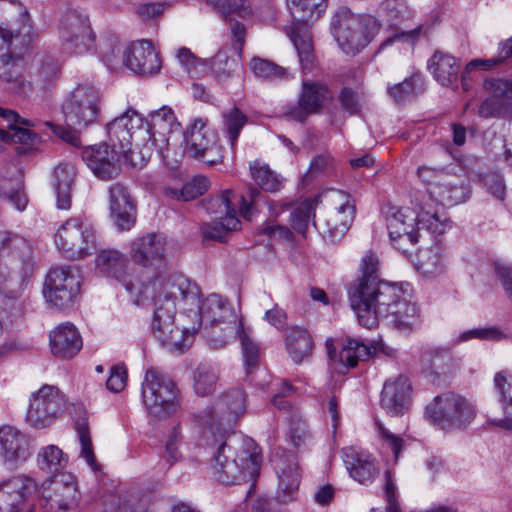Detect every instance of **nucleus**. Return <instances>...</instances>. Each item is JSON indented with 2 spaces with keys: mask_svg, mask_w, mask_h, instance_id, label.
I'll list each match as a JSON object with an SVG mask.
<instances>
[{
  "mask_svg": "<svg viewBox=\"0 0 512 512\" xmlns=\"http://www.w3.org/2000/svg\"><path fill=\"white\" fill-rule=\"evenodd\" d=\"M245 401V392L235 388L217 397L195 416L199 426L214 438L217 448L211 461L212 473L218 482L226 485L245 481L247 476L254 478L261 464V455L252 440L246 441V447L235 457H232V446L227 442V437L233 433L245 411Z\"/></svg>",
  "mask_w": 512,
  "mask_h": 512,
  "instance_id": "nucleus-1",
  "label": "nucleus"
},
{
  "mask_svg": "<svg viewBox=\"0 0 512 512\" xmlns=\"http://www.w3.org/2000/svg\"><path fill=\"white\" fill-rule=\"evenodd\" d=\"M402 291L396 284L382 281L373 286L363 287L349 292L350 306L357 315L361 326L371 329L379 318H387L400 302Z\"/></svg>",
  "mask_w": 512,
  "mask_h": 512,
  "instance_id": "nucleus-2",
  "label": "nucleus"
},
{
  "mask_svg": "<svg viewBox=\"0 0 512 512\" xmlns=\"http://www.w3.org/2000/svg\"><path fill=\"white\" fill-rule=\"evenodd\" d=\"M144 126V119L132 109H128L106 125L110 143L118 144V148L123 152L125 163L132 167L143 166L152 154L151 147L147 145L144 146V151L136 152L132 148L136 134L145 131Z\"/></svg>",
  "mask_w": 512,
  "mask_h": 512,
  "instance_id": "nucleus-3",
  "label": "nucleus"
},
{
  "mask_svg": "<svg viewBox=\"0 0 512 512\" xmlns=\"http://www.w3.org/2000/svg\"><path fill=\"white\" fill-rule=\"evenodd\" d=\"M369 26H376L373 17L356 15L347 7H340L331 22L335 40L341 50L348 55L359 53L370 43Z\"/></svg>",
  "mask_w": 512,
  "mask_h": 512,
  "instance_id": "nucleus-4",
  "label": "nucleus"
},
{
  "mask_svg": "<svg viewBox=\"0 0 512 512\" xmlns=\"http://www.w3.org/2000/svg\"><path fill=\"white\" fill-rule=\"evenodd\" d=\"M427 419L441 429H464L476 417L474 405L452 392L436 396L425 410Z\"/></svg>",
  "mask_w": 512,
  "mask_h": 512,
  "instance_id": "nucleus-5",
  "label": "nucleus"
},
{
  "mask_svg": "<svg viewBox=\"0 0 512 512\" xmlns=\"http://www.w3.org/2000/svg\"><path fill=\"white\" fill-rule=\"evenodd\" d=\"M141 394L146 409L154 417L169 416L178 411V389L175 383L157 370L146 371Z\"/></svg>",
  "mask_w": 512,
  "mask_h": 512,
  "instance_id": "nucleus-6",
  "label": "nucleus"
},
{
  "mask_svg": "<svg viewBox=\"0 0 512 512\" xmlns=\"http://www.w3.org/2000/svg\"><path fill=\"white\" fill-rule=\"evenodd\" d=\"M98 271L108 277L122 282L136 304H144L154 293V285L144 284L126 274L128 259L115 249H103L97 253L95 260Z\"/></svg>",
  "mask_w": 512,
  "mask_h": 512,
  "instance_id": "nucleus-7",
  "label": "nucleus"
},
{
  "mask_svg": "<svg viewBox=\"0 0 512 512\" xmlns=\"http://www.w3.org/2000/svg\"><path fill=\"white\" fill-rule=\"evenodd\" d=\"M55 243L67 258H84L96 248L95 230L81 218H70L58 229Z\"/></svg>",
  "mask_w": 512,
  "mask_h": 512,
  "instance_id": "nucleus-8",
  "label": "nucleus"
},
{
  "mask_svg": "<svg viewBox=\"0 0 512 512\" xmlns=\"http://www.w3.org/2000/svg\"><path fill=\"white\" fill-rule=\"evenodd\" d=\"M99 103L100 96L95 87L78 85L62 105L66 125L82 129L95 123L100 110Z\"/></svg>",
  "mask_w": 512,
  "mask_h": 512,
  "instance_id": "nucleus-9",
  "label": "nucleus"
},
{
  "mask_svg": "<svg viewBox=\"0 0 512 512\" xmlns=\"http://www.w3.org/2000/svg\"><path fill=\"white\" fill-rule=\"evenodd\" d=\"M184 152L208 166L222 162V148L216 134L202 118L194 119L184 132Z\"/></svg>",
  "mask_w": 512,
  "mask_h": 512,
  "instance_id": "nucleus-10",
  "label": "nucleus"
},
{
  "mask_svg": "<svg viewBox=\"0 0 512 512\" xmlns=\"http://www.w3.org/2000/svg\"><path fill=\"white\" fill-rule=\"evenodd\" d=\"M79 497L76 481L70 474H56L39 488V506L46 512L71 510L77 506Z\"/></svg>",
  "mask_w": 512,
  "mask_h": 512,
  "instance_id": "nucleus-11",
  "label": "nucleus"
},
{
  "mask_svg": "<svg viewBox=\"0 0 512 512\" xmlns=\"http://www.w3.org/2000/svg\"><path fill=\"white\" fill-rule=\"evenodd\" d=\"M80 284L77 269L71 266L51 268L45 279L43 294L51 306L65 309L72 305L79 294Z\"/></svg>",
  "mask_w": 512,
  "mask_h": 512,
  "instance_id": "nucleus-12",
  "label": "nucleus"
},
{
  "mask_svg": "<svg viewBox=\"0 0 512 512\" xmlns=\"http://www.w3.org/2000/svg\"><path fill=\"white\" fill-rule=\"evenodd\" d=\"M65 399L55 386L44 385L30 400L26 420L34 428L48 427L63 412Z\"/></svg>",
  "mask_w": 512,
  "mask_h": 512,
  "instance_id": "nucleus-13",
  "label": "nucleus"
},
{
  "mask_svg": "<svg viewBox=\"0 0 512 512\" xmlns=\"http://www.w3.org/2000/svg\"><path fill=\"white\" fill-rule=\"evenodd\" d=\"M59 35L64 51L74 55L88 52L95 41L88 17L76 11L63 16Z\"/></svg>",
  "mask_w": 512,
  "mask_h": 512,
  "instance_id": "nucleus-14",
  "label": "nucleus"
},
{
  "mask_svg": "<svg viewBox=\"0 0 512 512\" xmlns=\"http://www.w3.org/2000/svg\"><path fill=\"white\" fill-rule=\"evenodd\" d=\"M82 159L91 171L102 180H110L119 175L121 171V158L123 152L118 144H111V147L102 143L83 149Z\"/></svg>",
  "mask_w": 512,
  "mask_h": 512,
  "instance_id": "nucleus-15",
  "label": "nucleus"
},
{
  "mask_svg": "<svg viewBox=\"0 0 512 512\" xmlns=\"http://www.w3.org/2000/svg\"><path fill=\"white\" fill-rule=\"evenodd\" d=\"M332 97L326 85L304 80L297 104L285 106L284 114L289 119L303 122L309 115L318 113Z\"/></svg>",
  "mask_w": 512,
  "mask_h": 512,
  "instance_id": "nucleus-16",
  "label": "nucleus"
},
{
  "mask_svg": "<svg viewBox=\"0 0 512 512\" xmlns=\"http://www.w3.org/2000/svg\"><path fill=\"white\" fill-rule=\"evenodd\" d=\"M484 89L491 94L478 107V115L482 118H512V80L488 79Z\"/></svg>",
  "mask_w": 512,
  "mask_h": 512,
  "instance_id": "nucleus-17",
  "label": "nucleus"
},
{
  "mask_svg": "<svg viewBox=\"0 0 512 512\" xmlns=\"http://www.w3.org/2000/svg\"><path fill=\"white\" fill-rule=\"evenodd\" d=\"M386 221L391 241L399 251L407 254L408 246L415 245L419 239L418 231L414 230L417 216L408 209L391 206L386 211Z\"/></svg>",
  "mask_w": 512,
  "mask_h": 512,
  "instance_id": "nucleus-18",
  "label": "nucleus"
},
{
  "mask_svg": "<svg viewBox=\"0 0 512 512\" xmlns=\"http://www.w3.org/2000/svg\"><path fill=\"white\" fill-rule=\"evenodd\" d=\"M0 117L8 122V129L0 128V140L6 143H19L16 148L18 154L31 152L39 143V137L36 133L19 127L34 126L30 120L21 118L15 111L0 107Z\"/></svg>",
  "mask_w": 512,
  "mask_h": 512,
  "instance_id": "nucleus-19",
  "label": "nucleus"
},
{
  "mask_svg": "<svg viewBox=\"0 0 512 512\" xmlns=\"http://www.w3.org/2000/svg\"><path fill=\"white\" fill-rule=\"evenodd\" d=\"M37 488L27 475H16L0 482V512H22L28 496Z\"/></svg>",
  "mask_w": 512,
  "mask_h": 512,
  "instance_id": "nucleus-20",
  "label": "nucleus"
},
{
  "mask_svg": "<svg viewBox=\"0 0 512 512\" xmlns=\"http://www.w3.org/2000/svg\"><path fill=\"white\" fill-rule=\"evenodd\" d=\"M216 9L228 25L231 38L236 41L238 53L245 44L246 27L237 18L245 19L252 14L249 0H219Z\"/></svg>",
  "mask_w": 512,
  "mask_h": 512,
  "instance_id": "nucleus-21",
  "label": "nucleus"
},
{
  "mask_svg": "<svg viewBox=\"0 0 512 512\" xmlns=\"http://www.w3.org/2000/svg\"><path fill=\"white\" fill-rule=\"evenodd\" d=\"M122 63L140 75L154 74L161 68L159 55L149 41H139L127 47L122 55Z\"/></svg>",
  "mask_w": 512,
  "mask_h": 512,
  "instance_id": "nucleus-22",
  "label": "nucleus"
},
{
  "mask_svg": "<svg viewBox=\"0 0 512 512\" xmlns=\"http://www.w3.org/2000/svg\"><path fill=\"white\" fill-rule=\"evenodd\" d=\"M111 217L119 230L131 229L136 220V204L127 187L114 183L109 188Z\"/></svg>",
  "mask_w": 512,
  "mask_h": 512,
  "instance_id": "nucleus-23",
  "label": "nucleus"
},
{
  "mask_svg": "<svg viewBox=\"0 0 512 512\" xmlns=\"http://www.w3.org/2000/svg\"><path fill=\"white\" fill-rule=\"evenodd\" d=\"M49 344L53 356L61 360H69L82 349L83 341L77 328L67 322L50 332Z\"/></svg>",
  "mask_w": 512,
  "mask_h": 512,
  "instance_id": "nucleus-24",
  "label": "nucleus"
},
{
  "mask_svg": "<svg viewBox=\"0 0 512 512\" xmlns=\"http://www.w3.org/2000/svg\"><path fill=\"white\" fill-rule=\"evenodd\" d=\"M165 238L161 234L149 233L132 243L131 257L135 263L158 268L165 253Z\"/></svg>",
  "mask_w": 512,
  "mask_h": 512,
  "instance_id": "nucleus-25",
  "label": "nucleus"
},
{
  "mask_svg": "<svg viewBox=\"0 0 512 512\" xmlns=\"http://www.w3.org/2000/svg\"><path fill=\"white\" fill-rule=\"evenodd\" d=\"M342 454L350 476L359 483H371L379 474L378 464L369 453L350 446L344 448Z\"/></svg>",
  "mask_w": 512,
  "mask_h": 512,
  "instance_id": "nucleus-26",
  "label": "nucleus"
},
{
  "mask_svg": "<svg viewBox=\"0 0 512 512\" xmlns=\"http://www.w3.org/2000/svg\"><path fill=\"white\" fill-rule=\"evenodd\" d=\"M337 195L344 200L339 207L328 214L322 232L327 234L331 241L342 238L349 230L356 213V207L350 196L343 192Z\"/></svg>",
  "mask_w": 512,
  "mask_h": 512,
  "instance_id": "nucleus-27",
  "label": "nucleus"
},
{
  "mask_svg": "<svg viewBox=\"0 0 512 512\" xmlns=\"http://www.w3.org/2000/svg\"><path fill=\"white\" fill-rule=\"evenodd\" d=\"M0 454L5 463L24 462L30 455L27 437L15 427H0Z\"/></svg>",
  "mask_w": 512,
  "mask_h": 512,
  "instance_id": "nucleus-28",
  "label": "nucleus"
},
{
  "mask_svg": "<svg viewBox=\"0 0 512 512\" xmlns=\"http://www.w3.org/2000/svg\"><path fill=\"white\" fill-rule=\"evenodd\" d=\"M411 384L407 377L398 376L386 381L381 392V406L391 415H400L407 409Z\"/></svg>",
  "mask_w": 512,
  "mask_h": 512,
  "instance_id": "nucleus-29",
  "label": "nucleus"
},
{
  "mask_svg": "<svg viewBox=\"0 0 512 512\" xmlns=\"http://www.w3.org/2000/svg\"><path fill=\"white\" fill-rule=\"evenodd\" d=\"M231 47H222L216 55L209 60L212 75L218 84H226L235 76L240 67L242 53H238L236 41L232 38Z\"/></svg>",
  "mask_w": 512,
  "mask_h": 512,
  "instance_id": "nucleus-30",
  "label": "nucleus"
},
{
  "mask_svg": "<svg viewBox=\"0 0 512 512\" xmlns=\"http://www.w3.org/2000/svg\"><path fill=\"white\" fill-rule=\"evenodd\" d=\"M195 308L205 329L208 328V325L226 324L228 318L237 319V316L232 313L228 301L218 294H211L204 301L199 300V305Z\"/></svg>",
  "mask_w": 512,
  "mask_h": 512,
  "instance_id": "nucleus-31",
  "label": "nucleus"
},
{
  "mask_svg": "<svg viewBox=\"0 0 512 512\" xmlns=\"http://www.w3.org/2000/svg\"><path fill=\"white\" fill-rule=\"evenodd\" d=\"M164 298H170L176 301H182L184 304L193 307H198L200 289L197 284L192 283L188 278L183 275H175L171 277L163 287V291L159 293Z\"/></svg>",
  "mask_w": 512,
  "mask_h": 512,
  "instance_id": "nucleus-32",
  "label": "nucleus"
},
{
  "mask_svg": "<svg viewBox=\"0 0 512 512\" xmlns=\"http://www.w3.org/2000/svg\"><path fill=\"white\" fill-rule=\"evenodd\" d=\"M428 69L442 86H452L458 80L460 62L452 55L436 51L428 61Z\"/></svg>",
  "mask_w": 512,
  "mask_h": 512,
  "instance_id": "nucleus-33",
  "label": "nucleus"
},
{
  "mask_svg": "<svg viewBox=\"0 0 512 512\" xmlns=\"http://www.w3.org/2000/svg\"><path fill=\"white\" fill-rule=\"evenodd\" d=\"M285 345L289 356L296 364L310 358L314 347L311 334L299 326H294L286 332Z\"/></svg>",
  "mask_w": 512,
  "mask_h": 512,
  "instance_id": "nucleus-34",
  "label": "nucleus"
},
{
  "mask_svg": "<svg viewBox=\"0 0 512 512\" xmlns=\"http://www.w3.org/2000/svg\"><path fill=\"white\" fill-rule=\"evenodd\" d=\"M0 79L8 84L11 92L27 95L31 92V83L22 75V60L7 55H0Z\"/></svg>",
  "mask_w": 512,
  "mask_h": 512,
  "instance_id": "nucleus-35",
  "label": "nucleus"
},
{
  "mask_svg": "<svg viewBox=\"0 0 512 512\" xmlns=\"http://www.w3.org/2000/svg\"><path fill=\"white\" fill-rule=\"evenodd\" d=\"M308 22H296L292 27L290 38L298 52L299 61L304 73L311 71L315 56L312 36Z\"/></svg>",
  "mask_w": 512,
  "mask_h": 512,
  "instance_id": "nucleus-36",
  "label": "nucleus"
},
{
  "mask_svg": "<svg viewBox=\"0 0 512 512\" xmlns=\"http://www.w3.org/2000/svg\"><path fill=\"white\" fill-rule=\"evenodd\" d=\"M144 123V133L149 137L159 135L165 138L180 127L173 110L168 106L150 112Z\"/></svg>",
  "mask_w": 512,
  "mask_h": 512,
  "instance_id": "nucleus-37",
  "label": "nucleus"
},
{
  "mask_svg": "<svg viewBox=\"0 0 512 512\" xmlns=\"http://www.w3.org/2000/svg\"><path fill=\"white\" fill-rule=\"evenodd\" d=\"M13 256V268L9 267V259L4 257L0 258V287L10 288L14 287L13 292L22 288L27 275V266L31 258L23 261L16 254H9L8 258Z\"/></svg>",
  "mask_w": 512,
  "mask_h": 512,
  "instance_id": "nucleus-38",
  "label": "nucleus"
},
{
  "mask_svg": "<svg viewBox=\"0 0 512 512\" xmlns=\"http://www.w3.org/2000/svg\"><path fill=\"white\" fill-rule=\"evenodd\" d=\"M146 284L154 285V292H156V281H148ZM150 300H154V317L152 324L153 333L158 330L167 329L169 326L174 324V318L176 314V303L173 299L164 298V296L155 293L145 300L144 304H147Z\"/></svg>",
  "mask_w": 512,
  "mask_h": 512,
  "instance_id": "nucleus-39",
  "label": "nucleus"
},
{
  "mask_svg": "<svg viewBox=\"0 0 512 512\" xmlns=\"http://www.w3.org/2000/svg\"><path fill=\"white\" fill-rule=\"evenodd\" d=\"M417 175L419 179L427 186V191L429 194H437L441 196L442 198L449 199V200H458L461 199L463 196V189L462 188H456L453 192L454 195H448L443 190H439V185H449V173L431 168L428 166H421L417 170Z\"/></svg>",
  "mask_w": 512,
  "mask_h": 512,
  "instance_id": "nucleus-40",
  "label": "nucleus"
},
{
  "mask_svg": "<svg viewBox=\"0 0 512 512\" xmlns=\"http://www.w3.org/2000/svg\"><path fill=\"white\" fill-rule=\"evenodd\" d=\"M494 384L501 396L504 417L491 421V424L512 431V379L507 381L505 374L498 372L494 377Z\"/></svg>",
  "mask_w": 512,
  "mask_h": 512,
  "instance_id": "nucleus-41",
  "label": "nucleus"
},
{
  "mask_svg": "<svg viewBox=\"0 0 512 512\" xmlns=\"http://www.w3.org/2000/svg\"><path fill=\"white\" fill-rule=\"evenodd\" d=\"M153 334L170 351L182 352L193 342V333L187 328H179L175 323L169 328L158 330Z\"/></svg>",
  "mask_w": 512,
  "mask_h": 512,
  "instance_id": "nucleus-42",
  "label": "nucleus"
},
{
  "mask_svg": "<svg viewBox=\"0 0 512 512\" xmlns=\"http://www.w3.org/2000/svg\"><path fill=\"white\" fill-rule=\"evenodd\" d=\"M240 228L237 216L219 217L210 223H203L201 232L204 240L226 242L233 231Z\"/></svg>",
  "mask_w": 512,
  "mask_h": 512,
  "instance_id": "nucleus-43",
  "label": "nucleus"
},
{
  "mask_svg": "<svg viewBox=\"0 0 512 512\" xmlns=\"http://www.w3.org/2000/svg\"><path fill=\"white\" fill-rule=\"evenodd\" d=\"M1 49H6L2 55L23 60V57L30 51L32 39L28 34L14 33L13 31L0 27Z\"/></svg>",
  "mask_w": 512,
  "mask_h": 512,
  "instance_id": "nucleus-44",
  "label": "nucleus"
},
{
  "mask_svg": "<svg viewBox=\"0 0 512 512\" xmlns=\"http://www.w3.org/2000/svg\"><path fill=\"white\" fill-rule=\"evenodd\" d=\"M374 351L372 345L365 344L359 339L348 338L339 352V359L346 367L354 368L359 361L368 360Z\"/></svg>",
  "mask_w": 512,
  "mask_h": 512,
  "instance_id": "nucleus-45",
  "label": "nucleus"
},
{
  "mask_svg": "<svg viewBox=\"0 0 512 512\" xmlns=\"http://www.w3.org/2000/svg\"><path fill=\"white\" fill-rule=\"evenodd\" d=\"M395 327L401 331H411L420 322V312L416 304L401 299L389 315Z\"/></svg>",
  "mask_w": 512,
  "mask_h": 512,
  "instance_id": "nucleus-46",
  "label": "nucleus"
},
{
  "mask_svg": "<svg viewBox=\"0 0 512 512\" xmlns=\"http://www.w3.org/2000/svg\"><path fill=\"white\" fill-rule=\"evenodd\" d=\"M319 203L320 195H315L304 200L292 210L290 223L296 232L305 236L308 224L315 217V210Z\"/></svg>",
  "mask_w": 512,
  "mask_h": 512,
  "instance_id": "nucleus-47",
  "label": "nucleus"
},
{
  "mask_svg": "<svg viewBox=\"0 0 512 512\" xmlns=\"http://www.w3.org/2000/svg\"><path fill=\"white\" fill-rule=\"evenodd\" d=\"M287 4L296 22L317 19L326 8V0H287Z\"/></svg>",
  "mask_w": 512,
  "mask_h": 512,
  "instance_id": "nucleus-48",
  "label": "nucleus"
},
{
  "mask_svg": "<svg viewBox=\"0 0 512 512\" xmlns=\"http://www.w3.org/2000/svg\"><path fill=\"white\" fill-rule=\"evenodd\" d=\"M360 270L362 273L361 276L350 285L348 293L357 289L361 284H363V287H366L376 285L383 281L380 280L378 276L379 259L372 251H368L363 256Z\"/></svg>",
  "mask_w": 512,
  "mask_h": 512,
  "instance_id": "nucleus-49",
  "label": "nucleus"
},
{
  "mask_svg": "<svg viewBox=\"0 0 512 512\" xmlns=\"http://www.w3.org/2000/svg\"><path fill=\"white\" fill-rule=\"evenodd\" d=\"M7 250L25 261L32 258V247L23 236L6 230L0 231V252Z\"/></svg>",
  "mask_w": 512,
  "mask_h": 512,
  "instance_id": "nucleus-50",
  "label": "nucleus"
},
{
  "mask_svg": "<svg viewBox=\"0 0 512 512\" xmlns=\"http://www.w3.org/2000/svg\"><path fill=\"white\" fill-rule=\"evenodd\" d=\"M250 172L255 183L267 192H277L282 187V181L267 164L256 160L250 165Z\"/></svg>",
  "mask_w": 512,
  "mask_h": 512,
  "instance_id": "nucleus-51",
  "label": "nucleus"
},
{
  "mask_svg": "<svg viewBox=\"0 0 512 512\" xmlns=\"http://www.w3.org/2000/svg\"><path fill=\"white\" fill-rule=\"evenodd\" d=\"M242 324L241 320L235 319L228 321L223 328H219V324L208 325L206 330L209 345L215 349L224 347L230 338L239 334Z\"/></svg>",
  "mask_w": 512,
  "mask_h": 512,
  "instance_id": "nucleus-52",
  "label": "nucleus"
},
{
  "mask_svg": "<svg viewBox=\"0 0 512 512\" xmlns=\"http://www.w3.org/2000/svg\"><path fill=\"white\" fill-rule=\"evenodd\" d=\"M37 463L42 471L54 473L66 466L67 458L58 446L48 445L38 452Z\"/></svg>",
  "mask_w": 512,
  "mask_h": 512,
  "instance_id": "nucleus-53",
  "label": "nucleus"
},
{
  "mask_svg": "<svg viewBox=\"0 0 512 512\" xmlns=\"http://www.w3.org/2000/svg\"><path fill=\"white\" fill-rule=\"evenodd\" d=\"M417 269L424 275H436L442 271V256L437 245L419 249L417 254Z\"/></svg>",
  "mask_w": 512,
  "mask_h": 512,
  "instance_id": "nucleus-54",
  "label": "nucleus"
},
{
  "mask_svg": "<svg viewBox=\"0 0 512 512\" xmlns=\"http://www.w3.org/2000/svg\"><path fill=\"white\" fill-rule=\"evenodd\" d=\"M300 484V475L296 469L290 468L279 475V486L276 499L280 503H289L296 499Z\"/></svg>",
  "mask_w": 512,
  "mask_h": 512,
  "instance_id": "nucleus-55",
  "label": "nucleus"
},
{
  "mask_svg": "<svg viewBox=\"0 0 512 512\" xmlns=\"http://www.w3.org/2000/svg\"><path fill=\"white\" fill-rule=\"evenodd\" d=\"M250 68L256 77L265 80L286 79L289 77L287 68L259 57L251 59Z\"/></svg>",
  "mask_w": 512,
  "mask_h": 512,
  "instance_id": "nucleus-56",
  "label": "nucleus"
},
{
  "mask_svg": "<svg viewBox=\"0 0 512 512\" xmlns=\"http://www.w3.org/2000/svg\"><path fill=\"white\" fill-rule=\"evenodd\" d=\"M422 86L423 79L421 76L413 75L401 83L389 86L387 92L396 103H403L406 100L413 98L417 91L422 89Z\"/></svg>",
  "mask_w": 512,
  "mask_h": 512,
  "instance_id": "nucleus-57",
  "label": "nucleus"
},
{
  "mask_svg": "<svg viewBox=\"0 0 512 512\" xmlns=\"http://www.w3.org/2000/svg\"><path fill=\"white\" fill-rule=\"evenodd\" d=\"M224 130L231 146H235L242 128L248 122L246 114L234 106L223 113Z\"/></svg>",
  "mask_w": 512,
  "mask_h": 512,
  "instance_id": "nucleus-58",
  "label": "nucleus"
},
{
  "mask_svg": "<svg viewBox=\"0 0 512 512\" xmlns=\"http://www.w3.org/2000/svg\"><path fill=\"white\" fill-rule=\"evenodd\" d=\"M235 193L232 190H225L221 195L211 197L205 202V209L208 213L219 215V217L237 216L232 205Z\"/></svg>",
  "mask_w": 512,
  "mask_h": 512,
  "instance_id": "nucleus-59",
  "label": "nucleus"
},
{
  "mask_svg": "<svg viewBox=\"0 0 512 512\" xmlns=\"http://www.w3.org/2000/svg\"><path fill=\"white\" fill-rule=\"evenodd\" d=\"M428 32V28L424 25H418L416 28L409 31L396 30L380 44L379 51L395 44H407L408 46L413 47L419 40L420 36L427 35Z\"/></svg>",
  "mask_w": 512,
  "mask_h": 512,
  "instance_id": "nucleus-60",
  "label": "nucleus"
},
{
  "mask_svg": "<svg viewBox=\"0 0 512 512\" xmlns=\"http://www.w3.org/2000/svg\"><path fill=\"white\" fill-rule=\"evenodd\" d=\"M54 176L56 179L57 207L59 209H69L71 206L70 191L72 178L64 167H57Z\"/></svg>",
  "mask_w": 512,
  "mask_h": 512,
  "instance_id": "nucleus-61",
  "label": "nucleus"
},
{
  "mask_svg": "<svg viewBox=\"0 0 512 512\" xmlns=\"http://www.w3.org/2000/svg\"><path fill=\"white\" fill-rule=\"evenodd\" d=\"M102 61L110 69H114L122 62L121 45L116 37L108 36L99 43Z\"/></svg>",
  "mask_w": 512,
  "mask_h": 512,
  "instance_id": "nucleus-62",
  "label": "nucleus"
},
{
  "mask_svg": "<svg viewBox=\"0 0 512 512\" xmlns=\"http://www.w3.org/2000/svg\"><path fill=\"white\" fill-rule=\"evenodd\" d=\"M218 376L212 369L199 367L194 376V389L200 396L211 394L216 387Z\"/></svg>",
  "mask_w": 512,
  "mask_h": 512,
  "instance_id": "nucleus-63",
  "label": "nucleus"
},
{
  "mask_svg": "<svg viewBox=\"0 0 512 512\" xmlns=\"http://www.w3.org/2000/svg\"><path fill=\"white\" fill-rule=\"evenodd\" d=\"M238 338L241 343L244 362L249 372L250 369L257 367L259 364V346L249 337L243 326L242 329H240Z\"/></svg>",
  "mask_w": 512,
  "mask_h": 512,
  "instance_id": "nucleus-64",
  "label": "nucleus"
}]
</instances>
